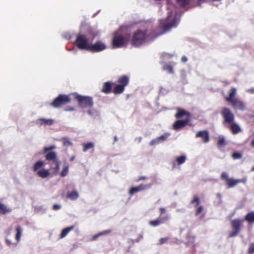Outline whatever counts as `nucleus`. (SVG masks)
Instances as JSON below:
<instances>
[{
    "mask_svg": "<svg viewBox=\"0 0 254 254\" xmlns=\"http://www.w3.org/2000/svg\"><path fill=\"white\" fill-rule=\"evenodd\" d=\"M77 101L78 105L82 108H91L93 107L92 98L89 96H81L76 93L64 95V104L68 103H74Z\"/></svg>",
    "mask_w": 254,
    "mask_h": 254,
    "instance_id": "nucleus-1",
    "label": "nucleus"
},
{
    "mask_svg": "<svg viewBox=\"0 0 254 254\" xmlns=\"http://www.w3.org/2000/svg\"><path fill=\"white\" fill-rule=\"evenodd\" d=\"M55 148L54 145L45 147L43 149V153L45 154L46 160L50 165L51 169L56 172L59 170L60 162L56 152L53 150Z\"/></svg>",
    "mask_w": 254,
    "mask_h": 254,
    "instance_id": "nucleus-2",
    "label": "nucleus"
},
{
    "mask_svg": "<svg viewBox=\"0 0 254 254\" xmlns=\"http://www.w3.org/2000/svg\"><path fill=\"white\" fill-rule=\"evenodd\" d=\"M152 38L150 34L148 33L147 30H138L134 33L131 39V43L135 47H139L146 40L151 39Z\"/></svg>",
    "mask_w": 254,
    "mask_h": 254,
    "instance_id": "nucleus-3",
    "label": "nucleus"
},
{
    "mask_svg": "<svg viewBox=\"0 0 254 254\" xmlns=\"http://www.w3.org/2000/svg\"><path fill=\"white\" fill-rule=\"evenodd\" d=\"M129 81V78L127 75H124L120 76L117 81V83L113 84L114 85L113 92L116 95L123 93L125 87L128 84Z\"/></svg>",
    "mask_w": 254,
    "mask_h": 254,
    "instance_id": "nucleus-4",
    "label": "nucleus"
},
{
    "mask_svg": "<svg viewBox=\"0 0 254 254\" xmlns=\"http://www.w3.org/2000/svg\"><path fill=\"white\" fill-rule=\"evenodd\" d=\"M75 44L79 49L88 51L90 44L89 43V39L86 35L79 34L76 37Z\"/></svg>",
    "mask_w": 254,
    "mask_h": 254,
    "instance_id": "nucleus-5",
    "label": "nucleus"
},
{
    "mask_svg": "<svg viewBox=\"0 0 254 254\" xmlns=\"http://www.w3.org/2000/svg\"><path fill=\"white\" fill-rule=\"evenodd\" d=\"M221 179L226 182L228 188H233L239 183H245L246 182V179H234L229 178L228 174L224 172L222 173Z\"/></svg>",
    "mask_w": 254,
    "mask_h": 254,
    "instance_id": "nucleus-6",
    "label": "nucleus"
},
{
    "mask_svg": "<svg viewBox=\"0 0 254 254\" xmlns=\"http://www.w3.org/2000/svg\"><path fill=\"white\" fill-rule=\"evenodd\" d=\"M221 115L223 118V123L224 124H230L233 123L235 121V115L228 108H223L221 111Z\"/></svg>",
    "mask_w": 254,
    "mask_h": 254,
    "instance_id": "nucleus-7",
    "label": "nucleus"
},
{
    "mask_svg": "<svg viewBox=\"0 0 254 254\" xmlns=\"http://www.w3.org/2000/svg\"><path fill=\"white\" fill-rule=\"evenodd\" d=\"M126 42L127 39L123 34L118 32H116L114 33L112 41V46L113 48H118L122 47Z\"/></svg>",
    "mask_w": 254,
    "mask_h": 254,
    "instance_id": "nucleus-8",
    "label": "nucleus"
},
{
    "mask_svg": "<svg viewBox=\"0 0 254 254\" xmlns=\"http://www.w3.org/2000/svg\"><path fill=\"white\" fill-rule=\"evenodd\" d=\"M244 221H246L245 218L244 219H235L231 221L233 231L230 234V237H235L240 233Z\"/></svg>",
    "mask_w": 254,
    "mask_h": 254,
    "instance_id": "nucleus-9",
    "label": "nucleus"
},
{
    "mask_svg": "<svg viewBox=\"0 0 254 254\" xmlns=\"http://www.w3.org/2000/svg\"><path fill=\"white\" fill-rule=\"evenodd\" d=\"M176 26L177 19L176 16L171 19L170 14H169L167 18V22L162 25V28L164 32H165L169 30L172 27H176Z\"/></svg>",
    "mask_w": 254,
    "mask_h": 254,
    "instance_id": "nucleus-10",
    "label": "nucleus"
},
{
    "mask_svg": "<svg viewBox=\"0 0 254 254\" xmlns=\"http://www.w3.org/2000/svg\"><path fill=\"white\" fill-rule=\"evenodd\" d=\"M106 49V46L104 43L101 41H98L94 44H90L88 51L93 53H98Z\"/></svg>",
    "mask_w": 254,
    "mask_h": 254,
    "instance_id": "nucleus-11",
    "label": "nucleus"
},
{
    "mask_svg": "<svg viewBox=\"0 0 254 254\" xmlns=\"http://www.w3.org/2000/svg\"><path fill=\"white\" fill-rule=\"evenodd\" d=\"M232 107L236 109L243 111L246 108V105L245 103L240 99L237 98L234 100L233 101L230 102Z\"/></svg>",
    "mask_w": 254,
    "mask_h": 254,
    "instance_id": "nucleus-12",
    "label": "nucleus"
},
{
    "mask_svg": "<svg viewBox=\"0 0 254 254\" xmlns=\"http://www.w3.org/2000/svg\"><path fill=\"white\" fill-rule=\"evenodd\" d=\"M64 104V94L60 95L52 102L50 103V105L53 108H59Z\"/></svg>",
    "mask_w": 254,
    "mask_h": 254,
    "instance_id": "nucleus-13",
    "label": "nucleus"
},
{
    "mask_svg": "<svg viewBox=\"0 0 254 254\" xmlns=\"http://www.w3.org/2000/svg\"><path fill=\"white\" fill-rule=\"evenodd\" d=\"M189 122L188 120H177L173 124V127L175 130H180L186 127Z\"/></svg>",
    "mask_w": 254,
    "mask_h": 254,
    "instance_id": "nucleus-14",
    "label": "nucleus"
},
{
    "mask_svg": "<svg viewBox=\"0 0 254 254\" xmlns=\"http://www.w3.org/2000/svg\"><path fill=\"white\" fill-rule=\"evenodd\" d=\"M196 137H200L204 143H207L209 141V135L208 131L202 130L199 131L195 135Z\"/></svg>",
    "mask_w": 254,
    "mask_h": 254,
    "instance_id": "nucleus-15",
    "label": "nucleus"
},
{
    "mask_svg": "<svg viewBox=\"0 0 254 254\" xmlns=\"http://www.w3.org/2000/svg\"><path fill=\"white\" fill-rule=\"evenodd\" d=\"M169 219L168 216L164 217L162 218L157 219L154 220L150 221L149 222L150 225L153 227H157L162 223H163L165 221L168 220Z\"/></svg>",
    "mask_w": 254,
    "mask_h": 254,
    "instance_id": "nucleus-16",
    "label": "nucleus"
},
{
    "mask_svg": "<svg viewBox=\"0 0 254 254\" xmlns=\"http://www.w3.org/2000/svg\"><path fill=\"white\" fill-rule=\"evenodd\" d=\"M230 126L229 128L230 129L231 132L234 134H238L239 132H241L242 130L240 127L237 124L234 123V122L232 124H229Z\"/></svg>",
    "mask_w": 254,
    "mask_h": 254,
    "instance_id": "nucleus-17",
    "label": "nucleus"
},
{
    "mask_svg": "<svg viewBox=\"0 0 254 254\" xmlns=\"http://www.w3.org/2000/svg\"><path fill=\"white\" fill-rule=\"evenodd\" d=\"M113 84L110 81H107L104 83L101 91L105 94H109L112 91V86Z\"/></svg>",
    "mask_w": 254,
    "mask_h": 254,
    "instance_id": "nucleus-18",
    "label": "nucleus"
},
{
    "mask_svg": "<svg viewBox=\"0 0 254 254\" xmlns=\"http://www.w3.org/2000/svg\"><path fill=\"white\" fill-rule=\"evenodd\" d=\"M237 93V90L235 88H232L229 92V96L225 97V100L230 103L236 99L235 98Z\"/></svg>",
    "mask_w": 254,
    "mask_h": 254,
    "instance_id": "nucleus-19",
    "label": "nucleus"
},
{
    "mask_svg": "<svg viewBox=\"0 0 254 254\" xmlns=\"http://www.w3.org/2000/svg\"><path fill=\"white\" fill-rule=\"evenodd\" d=\"M245 220L248 223L253 224L254 223V211L248 213L245 215Z\"/></svg>",
    "mask_w": 254,
    "mask_h": 254,
    "instance_id": "nucleus-20",
    "label": "nucleus"
},
{
    "mask_svg": "<svg viewBox=\"0 0 254 254\" xmlns=\"http://www.w3.org/2000/svg\"><path fill=\"white\" fill-rule=\"evenodd\" d=\"M79 195L77 191L74 190L71 192H67L66 194V198H69L72 200H74L77 199Z\"/></svg>",
    "mask_w": 254,
    "mask_h": 254,
    "instance_id": "nucleus-21",
    "label": "nucleus"
},
{
    "mask_svg": "<svg viewBox=\"0 0 254 254\" xmlns=\"http://www.w3.org/2000/svg\"><path fill=\"white\" fill-rule=\"evenodd\" d=\"M189 113L182 109L179 108L177 109V113L175 114V117L176 119H180L185 116L188 115Z\"/></svg>",
    "mask_w": 254,
    "mask_h": 254,
    "instance_id": "nucleus-22",
    "label": "nucleus"
},
{
    "mask_svg": "<svg viewBox=\"0 0 254 254\" xmlns=\"http://www.w3.org/2000/svg\"><path fill=\"white\" fill-rule=\"evenodd\" d=\"M39 124L42 125H52L53 123V120L52 119H46L44 118L39 119L38 120Z\"/></svg>",
    "mask_w": 254,
    "mask_h": 254,
    "instance_id": "nucleus-23",
    "label": "nucleus"
},
{
    "mask_svg": "<svg viewBox=\"0 0 254 254\" xmlns=\"http://www.w3.org/2000/svg\"><path fill=\"white\" fill-rule=\"evenodd\" d=\"M37 175L42 178H45L50 175V173L48 170L43 169L38 171Z\"/></svg>",
    "mask_w": 254,
    "mask_h": 254,
    "instance_id": "nucleus-24",
    "label": "nucleus"
},
{
    "mask_svg": "<svg viewBox=\"0 0 254 254\" xmlns=\"http://www.w3.org/2000/svg\"><path fill=\"white\" fill-rule=\"evenodd\" d=\"M15 230L16 232L15 239L18 242L21 238L22 230L20 226H17L15 228Z\"/></svg>",
    "mask_w": 254,
    "mask_h": 254,
    "instance_id": "nucleus-25",
    "label": "nucleus"
},
{
    "mask_svg": "<svg viewBox=\"0 0 254 254\" xmlns=\"http://www.w3.org/2000/svg\"><path fill=\"white\" fill-rule=\"evenodd\" d=\"M11 211L10 208H7L6 206L0 202V214H5Z\"/></svg>",
    "mask_w": 254,
    "mask_h": 254,
    "instance_id": "nucleus-26",
    "label": "nucleus"
},
{
    "mask_svg": "<svg viewBox=\"0 0 254 254\" xmlns=\"http://www.w3.org/2000/svg\"><path fill=\"white\" fill-rule=\"evenodd\" d=\"M186 156L185 155L177 157L176 159L177 165H180L184 163L186 160Z\"/></svg>",
    "mask_w": 254,
    "mask_h": 254,
    "instance_id": "nucleus-27",
    "label": "nucleus"
},
{
    "mask_svg": "<svg viewBox=\"0 0 254 254\" xmlns=\"http://www.w3.org/2000/svg\"><path fill=\"white\" fill-rule=\"evenodd\" d=\"M82 146L83 147V151L86 152L88 149L93 148L94 145L93 143L90 142L82 144Z\"/></svg>",
    "mask_w": 254,
    "mask_h": 254,
    "instance_id": "nucleus-28",
    "label": "nucleus"
},
{
    "mask_svg": "<svg viewBox=\"0 0 254 254\" xmlns=\"http://www.w3.org/2000/svg\"><path fill=\"white\" fill-rule=\"evenodd\" d=\"M45 163L42 161H38L36 162L33 166V171H37L39 169L44 165Z\"/></svg>",
    "mask_w": 254,
    "mask_h": 254,
    "instance_id": "nucleus-29",
    "label": "nucleus"
},
{
    "mask_svg": "<svg viewBox=\"0 0 254 254\" xmlns=\"http://www.w3.org/2000/svg\"><path fill=\"white\" fill-rule=\"evenodd\" d=\"M190 1V0H177L178 4L182 7H185L188 5Z\"/></svg>",
    "mask_w": 254,
    "mask_h": 254,
    "instance_id": "nucleus-30",
    "label": "nucleus"
},
{
    "mask_svg": "<svg viewBox=\"0 0 254 254\" xmlns=\"http://www.w3.org/2000/svg\"><path fill=\"white\" fill-rule=\"evenodd\" d=\"M217 144L219 146H225L226 144V142L223 137H220L217 141Z\"/></svg>",
    "mask_w": 254,
    "mask_h": 254,
    "instance_id": "nucleus-31",
    "label": "nucleus"
},
{
    "mask_svg": "<svg viewBox=\"0 0 254 254\" xmlns=\"http://www.w3.org/2000/svg\"><path fill=\"white\" fill-rule=\"evenodd\" d=\"M168 136L169 134L166 133L157 138L158 143H159L160 141H164L166 140L168 138Z\"/></svg>",
    "mask_w": 254,
    "mask_h": 254,
    "instance_id": "nucleus-32",
    "label": "nucleus"
},
{
    "mask_svg": "<svg viewBox=\"0 0 254 254\" xmlns=\"http://www.w3.org/2000/svg\"><path fill=\"white\" fill-rule=\"evenodd\" d=\"M164 69L166 70H167L170 73H173V68L171 65L169 64H166L164 66Z\"/></svg>",
    "mask_w": 254,
    "mask_h": 254,
    "instance_id": "nucleus-33",
    "label": "nucleus"
},
{
    "mask_svg": "<svg viewBox=\"0 0 254 254\" xmlns=\"http://www.w3.org/2000/svg\"><path fill=\"white\" fill-rule=\"evenodd\" d=\"M191 204L195 203V206H197L199 203V199L197 195H194L193 199L191 201Z\"/></svg>",
    "mask_w": 254,
    "mask_h": 254,
    "instance_id": "nucleus-34",
    "label": "nucleus"
},
{
    "mask_svg": "<svg viewBox=\"0 0 254 254\" xmlns=\"http://www.w3.org/2000/svg\"><path fill=\"white\" fill-rule=\"evenodd\" d=\"M232 157L234 159H240L242 157V154L240 152H234L232 154Z\"/></svg>",
    "mask_w": 254,
    "mask_h": 254,
    "instance_id": "nucleus-35",
    "label": "nucleus"
},
{
    "mask_svg": "<svg viewBox=\"0 0 254 254\" xmlns=\"http://www.w3.org/2000/svg\"><path fill=\"white\" fill-rule=\"evenodd\" d=\"M74 228V226H71L70 227H68L64 228V237L66 235H67L70 231L73 230Z\"/></svg>",
    "mask_w": 254,
    "mask_h": 254,
    "instance_id": "nucleus-36",
    "label": "nucleus"
},
{
    "mask_svg": "<svg viewBox=\"0 0 254 254\" xmlns=\"http://www.w3.org/2000/svg\"><path fill=\"white\" fill-rule=\"evenodd\" d=\"M169 238L168 237L162 238L159 240V245H161L167 243Z\"/></svg>",
    "mask_w": 254,
    "mask_h": 254,
    "instance_id": "nucleus-37",
    "label": "nucleus"
},
{
    "mask_svg": "<svg viewBox=\"0 0 254 254\" xmlns=\"http://www.w3.org/2000/svg\"><path fill=\"white\" fill-rule=\"evenodd\" d=\"M139 191L138 189L137 188V187H133V188H131L130 190H129V193L130 194L132 195L136 192H137Z\"/></svg>",
    "mask_w": 254,
    "mask_h": 254,
    "instance_id": "nucleus-38",
    "label": "nucleus"
},
{
    "mask_svg": "<svg viewBox=\"0 0 254 254\" xmlns=\"http://www.w3.org/2000/svg\"><path fill=\"white\" fill-rule=\"evenodd\" d=\"M139 191L141 190H145L147 188L149 187V186L148 185H140L139 186L137 187Z\"/></svg>",
    "mask_w": 254,
    "mask_h": 254,
    "instance_id": "nucleus-39",
    "label": "nucleus"
},
{
    "mask_svg": "<svg viewBox=\"0 0 254 254\" xmlns=\"http://www.w3.org/2000/svg\"><path fill=\"white\" fill-rule=\"evenodd\" d=\"M139 191L141 190H145L147 188L149 187V186L148 185H140L139 186L137 187Z\"/></svg>",
    "mask_w": 254,
    "mask_h": 254,
    "instance_id": "nucleus-40",
    "label": "nucleus"
},
{
    "mask_svg": "<svg viewBox=\"0 0 254 254\" xmlns=\"http://www.w3.org/2000/svg\"><path fill=\"white\" fill-rule=\"evenodd\" d=\"M203 209V208L202 206H201V205L199 206L196 210L195 215H199L201 212H202Z\"/></svg>",
    "mask_w": 254,
    "mask_h": 254,
    "instance_id": "nucleus-41",
    "label": "nucleus"
},
{
    "mask_svg": "<svg viewBox=\"0 0 254 254\" xmlns=\"http://www.w3.org/2000/svg\"><path fill=\"white\" fill-rule=\"evenodd\" d=\"M111 232H112L111 230H105V231L100 232L99 234L101 236L102 235L108 234L110 233Z\"/></svg>",
    "mask_w": 254,
    "mask_h": 254,
    "instance_id": "nucleus-42",
    "label": "nucleus"
},
{
    "mask_svg": "<svg viewBox=\"0 0 254 254\" xmlns=\"http://www.w3.org/2000/svg\"><path fill=\"white\" fill-rule=\"evenodd\" d=\"M249 252L250 253H254V243L250 245V248L249 249Z\"/></svg>",
    "mask_w": 254,
    "mask_h": 254,
    "instance_id": "nucleus-43",
    "label": "nucleus"
},
{
    "mask_svg": "<svg viewBox=\"0 0 254 254\" xmlns=\"http://www.w3.org/2000/svg\"><path fill=\"white\" fill-rule=\"evenodd\" d=\"M72 143L67 138L64 137V145H71Z\"/></svg>",
    "mask_w": 254,
    "mask_h": 254,
    "instance_id": "nucleus-44",
    "label": "nucleus"
},
{
    "mask_svg": "<svg viewBox=\"0 0 254 254\" xmlns=\"http://www.w3.org/2000/svg\"><path fill=\"white\" fill-rule=\"evenodd\" d=\"M158 143V141L157 140V138H156L155 139L152 140L150 142V145H153L155 144Z\"/></svg>",
    "mask_w": 254,
    "mask_h": 254,
    "instance_id": "nucleus-45",
    "label": "nucleus"
},
{
    "mask_svg": "<svg viewBox=\"0 0 254 254\" xmlns=\"http://www.w3.org/2000/svg\"><path fill=\"white\" fill-rule=\"evenodd\" d=\"M159 211H160V216H161L163 214L165 213L166 209L164 208L160 207L159 208Z\"/></svg>",
    "mask_w": 254,
    "mask_h": 254,
    "instance_id": "nucleus-46",
    "label": "nucleus"
},
{
    "mask_svg": "<svg viewBox=\"0 0 254 254\" xmlns=\"http://www.w3.org/2000/svg\"><path fill=\"white\" fill-rule=\"evenodd\" d=\"M61 206H60L59 205H58V204H54L53 206V209L55 210H57L58 209H59L60 208H61Z\"/></svg>",
    "mask_w": 254,
    "mask_h": 254,
    "instance_id": "nucleus-47",
    "label": "nucleus"
},
{
    "mask_svg": "<svg viewBox=\"0 0 254 254\" xmlns=\"http://www.w3.org/2000/svg\"><path fill=\"white\" fill-rule=\"evenodd\" d=\"M181 61L183 63H186L188 61V59L187 58L186 56H183L182 57V59H181Z\"/></svg>",
    "mask_w": 254,
    "mask_h": 254,
    "instance_id": "nucleus-48",
    "label": "nucleus"
},
{
    "mask_svg": "<svg viewBox=\"0 0 254 254\" xmlns=\"http://www.w3.org/2000/svg\"><path fill=\"white\" fill-rule=\"evenodd\" d=\"M142 238H143V236H142V235H140L139 236V237L137 239H135V240H133V242H138L140 241V239H142Z\"/></svg>",
    "mask_w": 254,
    "mask_h": 254,
    "instance_id": "nucleus-49",
    "label": "nucleus"
},
{
    "mask_svg": "<svg viewBox=\"0 0 254 254\" xmlns=\"http://www.w3.org/2000/svg\"><path fill=\"white\" fill-rule=\"evenodd\" d=\"M68 166H64V176H66V175L68 173Z\"/></svg>",
    "mask_w": 254,
    "mask_h": 254,
    "instance_id": "nucleus-50",
    "label": "nucleus"
},
{
    "mask_svg": "<svg viewBox=\"0 0 254 254\" xmlns=\"http://www.w3.org/2000/svg\"><path fill=\"white\" fill-rule=\"evenodd\" d=\"M99 236H100V234H99V233L95 235H94L93 236V238H92V240H96V239L99 237Z\"/></svg>",
    "mask_w": 254,
    "mask_h": 254,
    "instance_id": "nucleus-51",
    "label": "nucleus"
},
{
    "mask_svg": "<svg viewBox=\"0 0 254 254\" xmlns=\"http://www.w3.org/2000/svg\"><path fill=\"white\" fill-rule=\"evenodd\" d=\"M74 110V108L73 107L69 108H64V111H73Z\"/></svg>",
    "mask_w": 254,
    "mask_h": 254,
    "instance_id": "nucleus-52",
    "label": "nucleus"
},
{
    "mask_svg": "<svg viewBox=\"0 0 254 254\" xmlns=\"http://www.w3.org/2000/svg\"><path fill=\"white\" fill-rule=\"evenodd\" d=\"M63 238H64V229L62 230L60 237V239H62Z\"/></svg>",
    "mask_w": 254,
    "mask_h": 254,
    "instance_id": "nucleus-53",
    "label": "nucleus"
},
{
    "mask_svg": "<svg viewBox=\"0 0 254 254\" xmlns=\"http://www.w3.org/2000/svg\"><path fill=\"white\" fill-rule=\"evenodd\" d=\"M145 179H146V177H141L138 178V179L137 180V181H141V180H144Z\"/></svg>",
    "mask_w": 254,
    "mask_h": 254,
    "instance_id": "nucleus-54",
    "label": "nucleus"
},
{
    "mask_svg": "<svg viewBox=\"0 0 254 254\" xmlns=\"http://www.w3.org/2000/svg\"><path fill=\"white\" fill-rule=\"evenodd\" d=\"M6 242L8 246H10L11 244V243L8 240H6Z\"/></svg>",
    "mask_w": 254,
    "mask_h": 254,
    "instance_id": "nucleus-55",
    "label": "nucleus"
},
{
    "mask_svg": "<svg viewBox=\"0 0 254 254\" xmlns=\"http://www.w3.org/2000/svg\"><path fill=\"white\" fill-rule=\"evenodd\" d=\"M60 175L62 177H64V170H62L61 173H60Z\"/></svg>",
    "mask_w": 254,
    "mask_h": 254,
    "instance_id": "nucleus-56",
    "label": "nucleus"
},
{
    "mask_svg": "<svg viewBox=\"0 0 254 254\" xmlns=\"http://www.w3.org/2000/svg\"><path fill=\"white\" fill-rule=\"evenodd\" d=\"M251 146L254 147V140H253L251 143Z\"/></svg>",
    "mask_w": 254,
    "mask_h": 254,
    "instance_id": "nucleus-57",
    "label": "nucleus"
},
{
    "mask_svg": "<svg viewBox=\"0 0 254 254\" xmlns=\"http://www.w3.org/2000/svg\"><path fill=\"white\" fill-rule=\"evenodd\" d=\"M74 156H72L70 158V161H73V160H74Z\"/></svg>",
    "mask_w": 254,
    "mask_h": 254,
    "instance_id": "nucleus-58",
    "label": "nucleus"
},
{
    "mask_svg": "<svg viewBox=\"0 0 254 254\" xmlns=\"http://www.w3.org/2000/svg\"><path fill=\"white\" fill-rule=\"evenodd\" d=\"M118 140V138L116 136L114 137V141H117Z\"/></svg>",
    "mask_w": 254,
    "mask_h": 254,
    "instance_id": "nucleus-59",
    "label": "nucleus"
},
{
    "mask_svg": "<svg viewBox=\"0 0 254 254\" xmlns=\"http://www.w3.org/2000/svg\"><path fill=\"white\" fill-rule=\"evenodd\" d=\"M251 171L254 172V166H253L251 169Z\"/></svg>",
    "mask_w": 254,
    "mask_h": 254,
    "instance_id": "nucleus-60",
    "label": "nucleus"
},
{
    "mask_svg": "<svg viewBox=\"0 0 254 254\" xmlns=\"http://www.w3.org/2000/svg\"><path fill=\"white\" fill-rule=\"evenodd\" d=\"M162 33H160V34H157L155 36V37H157L159 35H160Z\"/></svg>",
    "mask_w": 254,
    "mask_h": 254,
    "instance_id": "nucleus-61",
    "label": "nucleus"
}]
</instances>
